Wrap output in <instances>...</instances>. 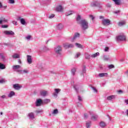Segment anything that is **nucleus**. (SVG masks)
Instances as JSON below:
<instances>
[{"mask_svg": "<svg viewBox=\"0 0 128 128\" xmlns=\"http://www.w3.org/2000/svg\"><path fill=\"white\" fill-rule=\"evenodd\" d=\"M8 3L11 4H14V0H8Z\"/></svg>", "mask_w": 128, "mask_h": 128, "instance_id": "c03bdc74", "label": "nucleus"}, {"mask_svg": "<svg viewBox=\"0 0 128 128\" xmlns=\"http://www.w3.org/2000/svg\"><path fill=\"white\" fill-rule=\"evenodd\" d=\"M6 19L2 17H1L0 18V24H2V22H6Z\"/></svg>", "mask_w": 128, "mask_h": 128, "instance_id": "cd10ccee", "label": "nucleus"}, {"mask_svg": "<svg viewBox=\"0 0 128 128\" xmlns=\"http://www.w3.org/2000/svg\"><path fill=\"white\" fill-rule=\"evenodd\" d=\"M42 102L43 104H48V102H50V99H45Z\"/></svg>", "mask_w": 128, "mask_h": 128, "instance_id": "72a5a7b5", "label": "nucleus"}, {"mask_svg": "<svg viewBox=\"0 0 128 128\" xmlns=\"http://www.w3.org/2000/svg\"><path fill=\"white\" fill-rule=\"evenodd\" d=\"M125 112H126V114H127V116H128V110H126Z\"/></svg>", "mask_w": 128, "mask_h": 128, "instance_id": "774afa93", "label": "nucleus"}, {"mask_svg": "<svg viewBox=\"0 0 128 128\" xmlns=\"http://www.w3.org/2000/svg\"><path fill=\"white\" fill-rule=\"evenodd\" d=\"M54 52L58 54H60V52H62V46H58L54 48Z\"/></svg>", "mask_w": 128, "mask_h": 128, "instance_id": "6e6552de", "label": "nucleus"}, {"mask_svg": "<svg viewBox=\"0 0 128 128\" xmlns=\"http://www.w3.org/2000/svg\"><path fill=\"white\" fill-rule=\"evenodd\" d=\"M80 56V53L78 52L76 54V58H78Z\"/></svg>", "mask_w": 128, "mask_h": 128, "instance_id": "052dcab7", "label": "nucleus"}, {"mask_svg": "<svg viewBox=\"0 0 128 128\" xmlns=\"http://www.w3.org/2000/svg\"><path fill=\"white\" fill-rule=\"evenodd\" d=\"M115 14H120V10H116V11H114V12Z\"/></svg>", "mask_w": 128, "mask_h": 128, "instance_id": "6e6d98bb", "label": "nucleus"}, {"mask_svg": "<svg viewBox=\"0 0 128 128\" xmlns=\"http://www.w3.org/2000/svg\"><path fill=\"white\" fill-rule=\"evenodd\" d=\"M98 4V2L96 0H94L91 2L90 6H92V8H96Z\"/></svg>", "mask_w": 128, "mask_h": 128, "instance_id": "ddd939ff", "label": "nucleus"}, {"mask_svg": "<svg viewBox=\"0 0 128 128\" xmlns=\"http://www.w3.org/2000/svg\"><path fill=\"white\" fill-rule=\"evenodd\" d=\"M28 118L31 122H32V120H34V118H36V117H34V113L32 112L28 113Z\"/></svg>", "mask_w": 128, "mask_h": 128, "instance_id": "7ed1b4c3", "label": "nucleus"}, {"mask_svg": "<svg viewBox=\"0 0 128 128\" xmlns=\"http://www.w3.org/2000/svg\"><path fill=\"white\" fill-rule=\"evenodd\" d=\"M8 25H2V28H8Z\"/></svg>", "mask_w": 128, "mask_h": 128, "instance_id": "603ef678", "label": "nucleus"}, {"mask_svg": "<svg viewBox=\"0 0 128 128\" xmlns=\"http://www.w3.org/2000/svg\"><path fill=\"white\" fill-rule=\"evenodd\" d=\"M7 6H2V4L0 2V8H3V10H6V8Z\"/></svg>", "mask_w": 128, "mask_h": 128, "instance_id": "79ce46f5", "label": "nucleus"}, {"mask_svg": "<svg viewBox=\"0 0 128 128\" xmlns=\"http://www.w3.org/2000/svg\"><path fill=\"white\" fill-rule=\"evenodd\" d=\"M76 68H72L71 70V74L72 76H74V74H76Z\"/></svg>", "mask_w": 128, "mask_h": 128, "instance_id": "b1692460", "label": "nucleus"}, {"mask_svg": "<svg viewBox=\"0 0 128 128\" xmlns=\"http://www.w3.org/2000/svg\"><path fill=\"white\" fill-rule=\"evenodd\" d=\"M80 33H76L74 34V36L70 39L71 42H74V40H76V38H80Z\"/></svg>", "mask_w": 128, "mask_h": 128, "instance_id": "2eb2a0df", "label": "nucleus"}, {"mask_svg": "<svg viewBox=\"0 0 128 128\" xmlns=\"http://www.w3.org/2000/svg\"><path fill=\"white\" fill-rule=\"evenodd\" d=\"M56 10L58 12H64V7L61 5H59L56 7Z\"/></svg>", "mask_w": 128, "mask_h": 128, "instance_id": "423d86ee", "label": "nucleus"}, {"mask_svg": "<svg viewBox=\"0 0 128 128\" xmlns=\"http://www.w3.org/2000/svg\"><path fill=\"white\" fill-rule=\"evenodd\" d=\"M18 62L20 64H22V60H20V59L18 60Z\"/></svg>", "mask_w": 128, "mask_h": 128, "instance_id": "338daca9", "label": "nucleus"}, {"mask_svg": "<svg viewBox=\"0 0 128 128\" xmlns=\"http://www.w3.org/2000/svg\"><path fill=\"white\" fill-rule=\"evenodd\" d=\"M115 98H116V96L112 95L107 97V100H114Z\"/></svg>", "mask_w": 128, "mask_h": 128, "instance_id": "393cba45", "label": "nucleus"}, {"mask_svg": "<svg viewBox=\"0 0 128 128\" xmlns=\"http://www.w3.org/2000/svg\"><path fill=\"white\" fill-rule=\"evenodd\" d=\"M13 88H14V90H20V88H22V86H20L19 84H14Z\"/></svg>", "mask_w": 128, "mask_h": 128, "instance_id": "f3484780", "label": "nucleus"}, {"mask_svg": "<svg viewBox=\"0 0 128 128\" xmlns=\"http://www.w3.org/2000/svg\"><path fill=\"white\" fill-rule=\"evenodd\" d=\"M85 58L87 60H90V54H88L86 53V54H85Z\"/></svg>", "mask_w": 128, "mask_h": 128, "instance_id": "4c0bfd02", "label": "nucleus"}, {"mask_svg": "<svg viewBox=\"0 0 128 128\" xmlns=\"http://www.w3.org/2000/svg\"><path fill=\"white\" fill-rule=\"evenodd\" d=\"M54 90V92L53 94V96L54 98H58V93L60 92L61 90L60 88H55Z\"/></svg>", "mask_w": 128, "mask_h": 128, "instance_id": "1a4fd4ad", "label": "nucleus"}, {"mask_svg": "<svg viewBox=\"0 0 128 128\" xmlns=\"http://www.w3.org/2000/svg\"><path fill=\"white\" fill-rule=\"evenodd\" d=\"M54 18V14H51L50 16H48V18Z\"/></svg>", "mask_w": 128, "mask_h": 128, "instance_id": "09e8293b", "label": "nucleus"}, {"mask_svg": "<svg viewBox=\"0 0 128 128\" xmlns=\"http://www.w3.org/2000/svg\"><path fill=\"white\" fill-rule=\"evenodd\" d=\"M114 2L116 6H120L122 4V0H112Z\"/></svg>", "mask_w": 128, "mask_h": 128, "instance_id": "6ab92c4d", "label": "nucleus"}, {"mask_svg": "<svg viewBox=\"0 0 128 128\" xmlns=\"http://www.w3.org/2000/svg\"><path fill=\"white\" fill-rule=\"evenodd\" d=\"M16 96V93L14 91H11L8 94V98H12V96Z\"/></svg>", "mask_w": 128, "mask_h": 128, "instance_id": "aec40b11", "label": "nucleus"}, {"mask_svg": "<svg viewBox=\"0 0 128 128\" xmlns=\"http://www.w3.org/2000/svg\"><path fill=\"white\" fill-rule=\"evenodd\" d=\"M17 20H19L21 24L23 26H24L26 22V20L24 18H22L21 16H18L17 18Z\"/></svg>", "mask_w": 128, "mask_h": 128, "instance_id": "39448f33", "label": "nucleus"}, {"mask_svg": "<svg viewBox=\"0 0 128 128\" xmlns=\"http://www.w3.org/2000/svg\"><path fill=\"white\" fill-rule=\"evenodd\" d=\"M26 40H30V36H26Z\"/></svg>", "mask_w": 128, "mask_h": 128, "instance_id": "e2e57ef3", "label": "nucleus"}, {"mask_svg": "<svg viewBox=\"0 0 128 128\" xmlns=\"http://www.w3.org/2000/svg\"><path fill=\"white\" fill-rule=\"evenodd\" d=\"M108 73H100L98 74L99 78H104L108 76Z\"/></svg>", "mask_w": 128, "mask_h": 128, "instance_id": "a211bd4d", "label": "nucleus"}, {"mask_svg": "<svg viewBox=\"0 0 128 128\" xmlns=\"http://www.w3.org/2000/svg\"><path fill=\"white\" fill-rule=\"evenodd\" d=\"M17 72H18L21 74H28V70L27 69H24V70H17Z\"/></svg>", "mask_w": 128, "mask_h": 128, "instance_id": "9b49d317", "label": "nucleus"}, {"mask_svg": "<svg viewBox=\"0 0 128 128\" xmlns=\"http://www.w3.org/2000/svg\"><path fill=\"white\" fill-rule=\"evenodd\" d=\"M90 18L92 20H94V17L92 15H90Z\"/></svg>", "mask_w": 128, "mask_h": 128, "instance_id": "4d7b16f0", "label": "nucleus"}, {"mask_svg": "<svg viewBox=\"0 0 128 128\" xmlns=\"http://www.w3.org/2000/svg\"><path fill=\"white\" fill-rule=\"evenodd\" d=\"M4 79L0 80V84H4Z\"/></svg>", "mask_w": 128, "mask_h": 128, "instance_id": "680f3d73", "label": "nucleus"}, {"mask_svg": "<svg viewBox=\"0 0 128 128\" xmlns=\"http://www.w3.org/2000/svg\"><path fill=\"white\" fill-rule=\"evenodd\" d=\"M12 24H15V26H18V22L16 21H12Z\"/></svg>", "mask_w": 128, "mask_h": 128, "instance_id": "5fc2aeb1", "label": "nucleus"}, {"mask_svg": "<svg viewBox=\"0 0 128 128\" xmlns=\"http://www.w3.org/2000/svg\"><path fill=\"white\" fill-rule=\"evenodd\" d=\"M99 18L102 20V24L104 26H110L111 24L110 20L104 18V16H100Z\"/></svg>", "mask_w": 128, "mask_h": 128, "instance_id": "f03ea898", "label": "nucleus"}, {"mask_svg": "<svg viewBox=\"0 0 128 128\" xmlns=\"http://www.w3.org/2000/svg\"><path fill=\"white\" fill-rule=\"evenodd\" d=\"M12 68L14 70H15V72H18V70H20V65L13 66Z\"/></svg>", "mask_w": 128, "mask_h": 128, "instance_id": "dca6fc26", "label": "nucleus"}, {"mask_svg": "<svg viewBox=\"0 0 128 128\" xmlns=\"http://www.w3.org/2000/svg\"><path fill=\"white\" fill-rule=\"evenodd\" d=\"M74 12L72 10L68 11V12H66V16H70L72 14H74Z\"/></svg>", "mask_w": 128, "mask_h": 128, "instance_id": "5701e85b", "label": "nucleus"}, {"mask_svg": "<svg viewBox=\"0 0 128 128\" xmlns=\"http://www.w3.org/2000/svg\"><path fill=\"white\" fill-rule=\"evenodd\" d=\"M109 50H110V48H108V47H106L104 49V52H108Z\"/></svg>", "mask_w": 128, "mask_h": 128, "instance_id": "13d9d810", "label": "nucleus"}, {"mask_svg": "<svg viewBox=\"0 0 128 128\" xmlns=\"http://www.w3.org/2000/svg\"><path fill=\"white\" fill-rule=\"evenodd\" d=\"M108 68H114V66L113 64H110L108 65Z\"/></svg>", "mask_w": 128, "mask_h": 128, "instance_id": "a18cd8bd", "label": "nucleus"}, {"mask_svg": "<svg viewBox=\"0 0 128 128\" xmlns=\"http://www.w3.org/2000/svg\"><path fill=\"white\" fill-rule=\"evenodd\" d=\"M106 6H107V8H112V4L108 3L106 4Z\"/></svg>", "mask_w": 128, "mask_h": 128, "instance_id": "3c124183", "label": "nucleus"}, {"mask_svg": "<svg viewBox=\"0 0 128 128\" xmlns=\"http://www.w3.org/2000/svg\"><path fill=\"white\" fill-rule=\"evenodd\" d=\"M86 66H83L82 70V76H84V74H86Z\"/></svg>", "mask_w": 128, "mask_h": 128, "instance_id": "c9c22d12", "label": "nucleus"}, {"mask_svg": "<svg viewBox=\"0 0 128 128\" xmlns=\"http://www.w3.org/2000/svg\"><path fill=\"white\" fill-rule=\"evenodd\" d=\"M52 114H58V109H55L52 112Z\"/></svg>", "mask_w": 128, "mask_h": 128, "instance_id": "58836bf2", "label": "nucleus"}, {"mask_svg": "<svg viewBox=\"0 0 128 128\" xmlns=\"http://www.w3.org/2000/svg\"><path fill=\"white\" fill-rule=\"evenodd\" d=\"M88 114H84V118H88Z\"/></svg>", "mask_w": 128, "mask_h": 128, "instance_id": "0e129e2a", "label": "nucleus"}, {"mask_svg": "<svg viewBox=\"0 0 128 128\" xmlns=\"http://www.w3.org/2000/svg\"><path fill=\"white\" fill-rule=\"evenodd\" d=\"M124 104H126V105L127 106L128 104V99H126L124 100Z\"/></svg>", "mask_w": 128, "mask_h": 128, "instance_id": "864d4df0", "label": "nucleus"}, {"mask_svg": "<svg viewBox=\"0 0 128 128\" xmlns=\"http://www.w3.org/2000/svg\"><path fill=\"white\" fill-rule=\"evenodd\" d=\"M27 62L28 64H32V56L30 55L27 56Z\"/></svg>", "mask_w": 128, "mask_h": 128, "instance_id": "4468645a", "label": "nucleus"}, {"mask_svg": "<svg viewBox=\"0 0 128 128\" xmlns=\"http://www.w3.org/2000/svg\"><path fill=\"white\" fill-rule=\"evenodd\" d=\"M78 100L80 102H82V97H80V96H78Z\"/></svg>", "mask_w": 128, "mask_h": 128, "instance_id": "bf43d9fd", "label": "nucleus"}, {"mask_svg": "<svg viewBox=\"0 0 128 128\" xmlns=\"http://www.w3.org/2000/svg\"><path fill=\"white\" fill-rule=\"evenodd\" d=\"M40 95L43 98H46V96H48V92L46 90H42L40 92Z\"/></svg>", "mask_w": 128, "mask_h": 128, "instance_id": "0eeeda50", "label": "nucleus"}, {"mask_svg": "<svg viewBox=\"0 0 128 128\" xmlns=\"http://www.w3.org/2000/svg\"><path fill=\"white\" fill-rule=\"evenodd\" d=\"M100 126H101V128H104V126H106V123L102 121L100 123Z\"/></svg>", "mask_w": 128, "mask_h": 128, "instance_id": "c85d7f7f", "label": "nucleus"}, {"mask_svg": "<svg viewBox=\"0 0 128 128\" xmlns=\"http://www.w3.org/2000/svg\"><path fill=\"white\" fill-rule=\"evenodd\" d=\"M99 68L100 70H102V68H104V65H100Z\"/></svg>", "mask_w": 128, "mask_h": 128, "instance_id": "69168bd1", "label": "nucleus"}, {"mask_svg": "<svg viewBox=\"0 0 128 128\" xmlns=\"http://www.w3.org/2000/svg\"><path fill=\"white\" fill-rule=\"evenodd\" d=\"M124 24H126V22L124 21L118 23V26H124Z\"/></svg>", "mask_w": 128, "mask_h": 128, "instance_id": "a19ab883", "label": "nucleus"}, {"mask_svg": "<svg viewBox=\"0 0 128 128\" xmlns=\"http://www.w3.org/2000/svg\"><path fill=\"white\" fill-rule=\"evenodd\" d=\"M63 46L64 48H68V43H64L63 44Z\"/></svg>", "mask_w": 128, "mask_h": 128, "instance_id": "ea45409f", "label": "nucleus"}, {"mask_svg": "<svg viewBox=\"0 0 128 128\" xmlns=\"http://www.w3.org/2000/svg\"><path fill=\"white\" fill-rule=\"evenodd\" d=\"M96 7L100 9L102 8V4H100V2H98V4Z\"/></svg>", "mask_w": 128, "mask_h": 128, "instance_id": "37998d69", "label": "nucleus"}, {"mask_svg": "<svg viewBox=\"0 0 128 128\" xmlns=\"http://www.w3.org/2000/svg\"><path fill=\"white\" fill-rule=\"evenodd\" d=\"M78 24L80 25V26L83 30H86L88 28V22L84 19L81 20V17L78 15L76 18Z\"/></svg>", "mask_w": 128, "mask_h": 128, "instance_id": "f257e3e1", "label": "nucleus"}, {"mask_svg": "<svg viewBox=\"0 0 128 128\" xmlns=\"http://www.w3.org/2000/svg\"><path fill=\"white\" fill-rule=\"evenodd\" d=\"M75 45L77 48H82V46L78 43H76Z\"/></svg>", "mask_w": 128, "mask_h": 128, "instance_id": "f704fd0d", "label": "nucleus"}, {"mask_svg": "<svg viewBox=\"0 0 128 128\" xmlns=\"http://www.w3.org/2000/svg\"><path fill=\"white\" fill-rule=\"evenodd\" d=\"M117 42H124L126 40V36L124 35H120L116 36Z\"/></svg>", "mask_w": 128, "mask_h": 128, "instance_id": "20e7f679", "label": "nucleus"}, {"mask_svg": "<svg viewBox=\"0 0 128 128\" xmlns=\"http://www.w3.org/2000/svg\"><path fill=\"white\" fill-rule=\"evenodd\" d=\"M12 58H20V56L19 55V54L14 53V54L12 55Z\"/></svg>", "mask_w": 128, "mask_h": 128, "instance_id": "412c9836", "label": "nucleus"}, {"mask_svg": "<svg viewBox=\"0 0 128 128\" xmlns=\"http://www.w3.org/2000/svg\"><path fill=\"white\" fill-rule=\"evenodd\" d=\"M57 28L58 30H62L64 28V25L62 24H59L57 26Z\"/></svg>", "mask_w": 128, "mask_h": 128, "instance_id": "7c9ffc66", "label": "nucleus"}, {"mask_svg": "<svg viewBox=\"0 0 128 128\" xmlns=\"http://www.w3.org/2000/svg\"><path fill=\"white\" fill-rule=\"evenodd\" d=\"M74 48V45L72 44H68V48Z\"/></svg>", "mask_w": 128, "mask_h": 128, "instance_id": "49530a36", "label": "nucleus"}, {"mask_svg": "<svg viewBox=\"0 0 128 128\" xmlns=\"http://www.w3.org/2000/svg\"><path fill=\"white\" fill-rule=\"evenodd\" d=\"M0 98H2V100H4V98H6V95H2V96L0 97Z\"/></svg>", "mask_w": 128, "mask_h": 128, "instance_id": "de8ad7c7", "label": "nucleus"}, {"mask_svg": "<svg viewBox=\"0 0 128 128\" xmlns=\"http://www.w3.org/2000/svg\"><path fill=\"white\" fill-rule=\"evenodd\" d=\"M43 104V101L42 99H38L36 100V106H40Z\"/></svg>", "mask_w": 128, "mask_h": 128, "instance_id": "9d476101", "label": "nucleus"}, {"mask_svg": "<svg viewBox=\"0 0 128 128\" xmlns=\"http://www.w3.org/2000/svg\"><path fill=\"white\" fill-rule=\"evenodd\" d=\"M92 90H93L94 92H98V90L94 87H92Z\"/></svg>", "mask_w": 128, "mask_h": 128, "instance_id": "8fccbe9b", "label": "nucleus"}, {"mask_svg": "<svg viewBox=\"0 0 128 128\" xmlns=\"http://www.w3.org/2000/svg\"><path fill=\"white\" fill-rule=\"evenodd\" d=\"M4 33L6 36H14V32L12 30H5L4 32Z\"/></svg>", "mask_w": 128, "mask_h": 128, "instance_id": "f8f14e48", "label": "nucleus"}, {"mask_svg": "<svg viewBox=\"0 0 128 128\" xmlns=\"http://www.w3.org/2000/svg\"><path fill=\"white\" fill-rule=\"evenodd\" d=\"M90 126H92V122L90 121L86 122V128H90Z\"/></svg>", "mask_w": 128, "mask_h": 128, "instance_id": "c756f323", "label": "nucleus"}, {"mask_svg": "<svg viewBox=\"0 0 128 128\" xmlns=\"http://www.w3.org/2000/svg\"><path fill=\"white\" fill-rule=\"evenodd\" d=\"M74 88L76 92H77V94H78V85H74Z\"/></svg>", "mask_w": 128, "mask_h": 128, "instance_id": "2f4dec72", "label": "nucleus"}, {"mask_svg": "<svg viewBox=\"0 0 128 128\" xmlns=\"http://www.w3.org/2000/svg\"><path fill=\"white\" fill-rule=\"evenodd\" d=\"M103 58H104V60H106V62L110 60V56H108L106 55H104L103 56Z\"/></svg>", "mask_w": 128, "mask_h": 128, "instance_id": "4be33fe9", "label": "nucleus"}, {"mask_svg": "<svg viewBox=\"0 0 128 128\" xmlns=\"http://www.w3.org/2000/svg\"><path fill=\"white\" fill-rule=\"evenodd\" d=\"M0 70H6V66L1 63L0 64Z\"/></svg>", "mask_w": 128, "mask_h": 128, "instance_id": "473e14b6", "label": "nucleus"}, {"mask_svg": "<svg viewBox=\"0 0 128 128\" xmlns=\"http://www.w3.org/2000/svg\"><path fill=\"white\" fill-rule=\"evenodd\" d=\"M0 57L4 62L6 60V56L3 54H0Z\"/></svg>", "mask_w": 128, "mask_h": 128, "instance_id": "e433bc0d", "label": "nucleus"}, {"mask_svg": "<svg viewBox=\"0 0 128 128\" xmlns=\"http://www.w3.org/2000/svg\"><path fill=\"white\" fill-rule=\"evenodd\" d=\"M98 115H93L91 118V120H92L96 121L98 120Z\"/></svg>", "mask_w": 128, "mask_h": 128, "instance_id": "a878e982", "label": "nucleus"}, {"mask_svg": "<svg viewBox=\"0 0 128 128\" xmlns=\"http://www.w3.org/2000/svg\"><path fill=\"white\" fill-rule=\"evenodd\" d=\"M100 56V52H97L94 54H92L90 56L91 58H96V56Z\"/></svg>", "mask_w": 128, "mask_h": 128, "instance_id": "bb28decb", "label": "nucleus"}]
</instances>
